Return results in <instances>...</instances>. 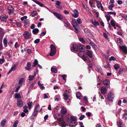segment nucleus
Here are the masks:
<instances>
[{
  "label": "nucleus",
  "instance_id": "1",
  "mask_svg": "<svg viewBox=\"0 0 127 127\" xmlns=\"http://www.w3.org/2000/svg\"><path fill=\"white\" fill-rule=\"evenodd\" d=\"M60 116L59 114H56L54 116V118L58 120L60 126L62 127H65L66 126V124L62 118H60L59 117Z\"/></svg>",
  "mask_w": 127,
  "mask_h": 127
},
{
  "label": "nucleus",
  "instance_id": "2",
  "mask_svg": "<svg viewBox=\"0 0 127 127\" xmlns=\"http://www.w3.org/2000/svg\"><path fill=\"white\" fill-rule=\"evenodd\" d=\"M50 47L51 48V51L50 55L51 56H53L56 53V48L55 46L53 44L51 45Z\"/></svg>",
  "mask_w": 127,
  "mask_h": 127
},
{
  "label": "nucleus",
  "instance_id": "3",
  "mask_svg": "<svg viewBox=\"0 0 127 127\" xmlns=\"http://www.w3.org/2000/svg\"><path fill=\"white\" fill-rule=\"evenodd\" d=\"M72 24L75 30V32L77 33L78 30L80 28V27L79 25L75 20H73L72 21Z\"/></svg>",
  "mask_w": 127,
  "mask_h": 127
},
{
  "label": "nucleus",
  "instance_id": "4",
  "mask_svg": "<svg viewBox=\"0 0 127 127\" xmlns=\"http://www.w3.org/2000/svg\"><path fill=\"white\" fill-rule=\"evenodd\" d=\"M114 97V94L112 93L109 92L108 93L107 98L109 101H112Z\"/></svg>",
  "mask_w": 127,
  "mask_h": 127
},
{
  "label": "nucleus",
  "instance_id": "5",
  "mask_svg": "<svg viewBox=\"0 0 127 127\" xmlns=\"http://www.w3.org/2000/svg\"><path fill=\"white\" fill-rule=\"evenodd\" d=\"M96 6L98 9H100L102 11H104V10L101 2L99 1H96Z\"/></svg>",
  "mask_w": 127,
  "mask_h": 127
},
{
  "label": "nucleus",
  "instance_id": "6",
  "mask_svg": "<svg viewBox=\"0 0 127 127\" xmlns=\"http://www.w3.org/2000/svg\"><path fill=\"white\" fill-rule=\"evenodd\" d=\"M17 104L18 107H22L23 105V102L21 99H18L17 101Z\"/></svg>",
  "mask_w": 127,
  "mask_h": 127
},
{
  "label": "nucleus",
  "instance_id": "7",
  "mask_svg": "<svg viewBox=\"0 0 127 127\" xmlns=\"http://www.w3.org/2000/svg\"><path fill=\"white\" fill-rule=\"evenodd\" d=\"M54 15L58 19L61 20L63 18V17L60 14L56 12L53 13Z\"/></svg>",
  "mask_w": 127,
  "mask_h": 127
},
{
  "label": "nucleus",
  "instance_id": "8",
  "mask_svg": "<svg viewBox=\"0 0 127 127\" xmlns=\"http://www.w3.org/2000/svg\"><path fill=\"white\" fill-rule=\"evenodd\" d=\"M71 50H73L75 52H77L78 50V47L77 45L75 44H72L71 45Z\"/></svg>",
  "mask_w": 127,
  "mask_h": 127
},
{
  "label": "nucleus",
  "instance_id": "9",
  "mask_svg": "<svg viewBox=\"0 0 127 127\" xmlns=\"http://www.w3.org/2000/svg\"><path fill=\"white\" fill-rule=\"evenodd\" d=\"M23 34L25 38L26 39H29L30 36V34L29 32L27 31L24 32Z\"/></svg>",
  "mask_w": 127,
  "mask_h": 127
},
{
  "label": "nucleus",
  "instance_id": "10",
  "mask_svg": "<svg viewBox=\"0 0 127 127\" xmlns=\"http://www.w3.org/2000/svg\"><path fill=\"white\" fill-rule=\"evenodd\" d=\"M103 83L104 85L106 86L108 88L110 87V82L108 80L105 79L103 81Z\"/></svg>",
  "mask_w": 127,
  "mask_h": 127
},
{
  "label": "nucleus",
  "instance_id": "11",
  "mask_svg": "<svg viewBox=\"0 0 127 127\" xmlns=\"http://www.w3.org/2000/svg\"><path fill=\"white\" fill-rule=\"evenodd\" d=\"M77 123L76 121H71L70 122L69 124V125L70 127H74L77 124Z\"/></svg>",
  "mask_w": 127,
  "mask_h": 127
},
{
  "label": "nucleus",
  "instance_id": "12",
  "mask_svg": "<svg viewBox=\"0 0 127 127\" xmlns=\"http://www.w3.org/2000/svg\"><path fill=\"white\" fill-rule=\"evenodd\" d=\"M74 14L72 15L73 17L74 18H77L78 16V10L76 9H75L73 11Z\"/></svg>",
  "mask_w": 127,
  "mask_h": 127
},
{
  "label": "nucleus",
  "instance_id": "13",
  "mask_svg": "<svg viewBox=\"0 0 127 127\" xmlns=\"http://www.w3.org/2000/svg\"><path fill=\"white\" fill-rule=\"evenodd\" d=\"M16 67L15 64L13 65L11 68L9 70L8 72L7 73V74H8L11 72L12 71L15 70L16 69Z\"/></svg>",
  "mask_w": 127,
  "mask_h": 127
},
{
  "label": "nucleus",
  "instance_id": "14",
  "mask_svg": "<svg viewBox=\"0 0 127 127\" xmlns=\"http://www.w3.org/2000/svg\"><path fill=\"white\" fill-rule=\"evenodd\" d=\"M61 112L63 114H65L67 112V110L65 107L64 106H62L61 110Z\"/></svg>",
  "mask_w": 127,
  "mask_h": 127
},
{
  "label": "nucleus",
  "instance_id": "15",
  "mask_svg": "<svg viewBox=\"0 0 127 127\" xmlns=\"http://www.w3.org/2000/svg\"><path fill=\"white\" fill-rule=\"evenodd\" d=\"M101 91L104 94H105L107 92V90L105 86H102L101 89Z\"/></svg>",
  "mask_w": 127,
  "mask_h": 127
},
{
  "label": "nucleus",
  "instance_id": "16",
  "mask_svg": "<svg viewBox=\"0 0 127 127\" xmlns=\"http://www.w3.org/2000/svg\"><path fill=\"white\" fill-rule=\"evenodd\" d=\"M87 56L90 58L92 57V52L91 51L88 50L86 52Z\"/></svg>",
  "mask_w": 127,
  "mask_h": 127
},
{
  "label": "nucleus",
  "instance_id": "17",
  "mask_svg": "<svg viewBox=\"0 0 127 127\" xmlns=\"http://www.w3.org/2000/svg\"><path fill=\"white\" fill-rule=\"evenodd\" d=\"M8 18V16H7L1 15L0 16V20L2 21H4L5 20Z\"/></svg>",
  "mask_w": 127,
  "mask_h": 127
},
{
  "label": "nucleus",
  "instance_id": "18",
  "mask_svg": "<svg viewBox=\"0 0 127 127\" xmlns=\"http://www.w3.org/2000/svg\"><path fill=\"white\" fill-rule=\"evenodd\" d=\"M120 47L124 53H126L127 52V48L126 47L122 46H120Z\"/></svg>",
  "mask_w": 127,
  "mask_h": 127
},
{
  "label": "nucleus",
  "instance_id": "19",
  "mask_svg": "<svg viewBox=\"0 0 127 127\" xmlns=\"http://www.w3.org/2000/svg\"><path fill=\"white\" fill-rule=\"evenodd\" d=\"M27 66L25 67V68L27 70H30L31 66V63L30 62H28L27 64Z\"/></svg>",
  "mask_w": 127,
  "mask_h": 127
},
{
  "label": "nucleus",
  "instance_id": "20",
  "mask_svg": "<svg viewBox=\"0 0 127 127\" xmlns=\"http://www.w3.org/2000/svg\"><path fill=\"white\" fill-rule=\"evenodd\" d=\"M35 83L36 81H34L33 82L29 84L28 85L29 86V88L30 89H32L34 86Z\"/></svg>",
  "mask_w": 127,
  "mask_h": 127
},
{
  "label": "nucleus",
  "instance_id": "21",
  "mask_svg": "<svg viewBox=\"0 0 127 127\" xmlns=\"http://www.w3.org/2000/svg\"><path fill=\"white\" fill-rule=\"evenodd\" d=\"M33 1L35 2L36 3L39 5L41 7H43V6H44V4L37 0H33Z\"/></svg>",
  "mask_w": 127,
  "mask_h": 127
},
{
  "label": "nucleus",
  "instance_id": "22",
  "mask_svg": "<svg viewBox=\"0 0 127 127\" xmlns=\"http://www.w3.org/2000/svg\"><path fill=\"white\" fill-rule=\"evenodd\" d=\"M84 47L83 46V45H80L79 46V48L80 50V51L81 52H83L84 51Z\"/></svg>",
  "mask_w": 127,
  "mask_h": 127
},
{
  "label": "nucleus",
  "instance_id": "23",
  "mask_svg": "<svg viewBox=\"0 0 127 127\" xmlns=\"http://www.w3.org/2000/svg\"><path fill=\"white\" fill-rule=\"evenodd\" d=\"M39 32V30L37 28L33 29L32 31V32L34 34H36Z\"/></svg>",
  "mask_w": 127,
  "mask_h": 127
},
{
  "label": "nucleus",
  "instance_id": "24",
  "mask_svg": "<svg viewBox=\"0 0 127 127\" xmlns=\"http://www.w3.org/2000/svg\"><path fill=\"white\" fill-rule=\"evenodd\" d=\"M92 23L95 26H98L99 24L98 22L96 21L95 20L94 21H91Z\"/></svg>",
  "mask_w": 127,
  "mask_h": 127
},
{
  "label": "nucleus",
  "instance_id": "25",
  "mask_svg": "<svg viewBox=\"0 0 127 127\" xmlns=\"http://www.w3.org/2000/svg\"><path fill=\"white\" fill-rule=\"evenodd\" d=\"M4 32L3 29L0 27V36L3 37L4 35Z\"/></svg>",
  "mask_w": 127,
  "mask_h": 127
},
{
  "label": "nucleus",
  "instance_id": "26",
  "mask_svg": "<svg viewBox=\"0 0 127 127\" xmlns=\"http://www.w3.org/2000/svg\"><path fill=\"white\" fill-rule=\"evenodd\" d=\"M40 106L38 104H37L35 106L34 110L38 112L39 111Z\"/></svg>",
  "mask_w": 127,
  "mask_h": 127
},
{
  "label": "nucleus",
  "instance_id": "27",
  "mask_svg": "<svg viewBox=\"0 0 127 127\" xmlns=\"http://www.w3.org/2000/svg\"><path fill=\"white\" fill-rule=\"evenodd\" d=\"M38 14V13L36 10H34L32 11V15L33 17H34L36 16Z\"/></svg>",
  "mask_w": 127,
  "mask_h": 127
},
{
  "label": "nucleus",
  "instance_id": "28",
  "mask_svg": "<svg viewBox=\"0 0 127 127\" xmlns=\"http://www.w3.org/2000/svg\"><path fill=\"white\" fill-rule=\"evenodd\" d=\"M38 85L40 87V89H45V87L43 86V84H40V81H39L38 82Z\"/></svg>",
  "mask_w": 127,
  "mask_h": 127
},
{
  "label": "nucleus",
  "instance_id": "29",
  "mask_svg": "<svg viewBox=\"0 0 127 127\" xmlns=\"http://www.w3.org/2000/svg\"><path fill=\"white\" fill-rule=\"evenodd\" d=\"M3 43L4 46L5 47L7 46L8 42L6 38H4L3 40Z\"/></svg>",
  "mask_w": 127,
  "mask_h": 127
},
{
  "label": "nucleus",
  "instance_id": "30",
  "mask_svg": "<svg viewBox=\"0 0 127 127\" xmlns=\"http://www.w3.org/2000/svg\"><path fill=\"white\" fill-rule=\"evenodd\" d=\"M121 17L122 18L126 21L127 20V15L125 14H121Z\"/></svg>",
  "mask_w": 127,
  "mask_h": 127
},
{
  "label": "nucleus",
  "instance_id": "31",
  "mask_svg": "<svg viewBox=\"0 0 127 127\" xmlns=\"http://www.w3.org/2000/svg\"><path fill=\"white\" fill-rule=\"evenodd\" d=\"M33 103L32 102H29L27 103V105L28 106V109H30L32 107V105Z\"/></svg>",
  "mask_w": 127,
  "mask_h": 127
},
{
  "label": "nucleus",
  "instance_id": "32",
  "mask_svg": "<svg viewBox=\"0 0 127 127\" xmlns=\"http://www.w3.org/2000/svg\"><path fill=\"white\" fill-rule=\"evenodd\" d=\"M63 96L64 97V99L65 100H67L68 99V96L66 93H65L63 94Z\"/></svg>",
  "mask_w": 127,
  "mask_h": 127
},
{
  "label": "nucleus",
  "instance_id": "33",
  "mask_svg": "<svg viewBox=\"0 0 127 127\" xmlns=\"http://www.w3.org/2000/svg\"><path fill=\"white\" fill-rule=\"evenodd\" d=\"M79 39L80 41L82 43L84 44L85 43V41L84 39L81 37H79Z\"/></svg>",
  "mask_w": 127,
  "mask_h": 127
},
{
  "label": "nucleus",
  "instance_id": "34",
  "mask_svg": "<svg viewBox=\"0 0 127 127\" xmlns=\"http://www.w3.org/2000/svg\"><path fill=\"white\" fill-rule=\"evenodd\" d=\"M14 95L15 98H20L21 97V96L19 94L15 93L14 94Z\"/></svg>",
  "mask_w": 127,
  "mask_h": 127
},
{
  "label": "nucleus",
  "instance_id": "35",
  "mask_svg": "<svg viewBox=\"0 0 127 127\" xmlns=\"http://www.w3.org/2000/svg\"><path fill=\"white\" fill-rule=\"evenodd\" d=\"M38 64L37 60L36 59L34 60V61L32 65V67H34Z\"/></svg>",
  "mask_w": 127,
  "mask_h": 127
},
{
  "label": "nucleus",
  "instance_id": "36",
  "mask_svg": "<svg viewBox=\"0 0 127 127\" xmlns=\"http://www.w3.org/2000/svg\"><path fill=\"white\" fill-rule=\"evenodd\" d=\"M6 122V120H2L1 123V125L2 127L4 126Z\"/></svg>",
  "mask_w": 127,
  "mask_h": 127
},
{
  "label": "nucleus",
  "instance_id": "37",
  "mask_svg": "<svg viewBox=\"0 0 127 127\" xmlns=\"http://www.w3.org/2000/svg\"><path fill=\"white\" fill-rule=\"evenodd\" d=\"M94 49L96 47V45L93 42H92L90 44Z\"/></svg>",
  "mask_w": 127,
  "mask_h": 127
},
{
  "label": "nucleus",
  "instance_id": "38",
  "mask_svg": "<svg viewBox=\"0 0 127 127\" xmlns=\"http://www.w3.org/2000/svg\"><path fill=\"white\" fill-rule=\"evenodd\" d=\"M9 11H14L13 7L11 5H9L7 7Z\"/></svg>",
  "mask_w": 127,
  "mask_h": 127
},
{
  "label": "nucleus",
  "instance_id": "39",
  "mask_svg": "<svg viewBox=\"0 0 127 127\" xmlns=\"http://www.w3.org/2000/svg\"><path fill=\"white\" fill-rule=\"evenodd\" d=\"M110 23L111 25L112 26L114 27L115 26L116 22L114 20H112L110 22Z\"/></svg>",
  "mask_w": 127,
  "mask_h": 127
},
{
  "label": "nucleus",
  "instance_id": "40",
  "mask_svg": "<svg viewBox=\"0 0 127 127\" xmlns=\"http://www.w3.org/2000/svg\"><path fill=\"white\" fill-rule=\"evenodd\" d=\"M34 76H33V75H30L29 77V80L30 81L34 79Z\"/></svg>",
  "mask_w": 127,
  "mask_h": 127
},
{
  "label": "nucleus",
  "instance_id": "41",
  "mask_svg": "<svg viewBox=\"0 0 127 127\" xmlns=\"http://www.w3.org/2000/svg\"><path fill=\"white\" fill-rule=\"evenodd\" d=\"M71 120L73 121H75L76 120V117L73 116H70Z\"/></svg>",
  "mask_w": 127,
  "mask_h": 127
},
{
  "label": "nucleus",
  "instance_id": "42",
  "mask_svg": "<svg viewBox=\"0 0 127 127\" xmlns=\"http://www.w3.org/2000/svg\"><path fill=\"white\" fill-rule=\"evenodd\" d=\"M51 70L52 72H53L55 73H56L57 72V71L56 68L52 67L51 68Z\"/></svg>",
  "mask_w": 127,
  "mask_h": 127
},
{
  "label": "nucleus",
  "instance_id": "43",
  "mask_svg": "<svg viewBox=\"0 0 127 127\" xmlns=\"http://www.w3.org/2000/svg\"><path fill=\"white\" fill-rule=\"evenodd\" d=\"M18 121L16 120L15 121L14 124H13L12 127H16L18 123Z\"/></svg>",
  "mask_w": 127,
  "mask_h": 127
},
{
  "label": "nucleus",
  "instance_id": "44",
  "mask_svg": "<svg viewBox=\"0 0 127 127\" xmlns=\"http://www.w3.org/2000/svg\"><path fill=\"white\" fill-rule=\"evenodd\" d=\"M29 23V21L28 20H26L24 21V24L25 26L26 27H27L28 26L27 25Z\"/></svg>",
  "mask_w": 127,
  "mask_h": 127
},
{
  "label": "nucleus",
  "instance_id": "45",
  "mask_svg": "<svg viewBox=\"0 0 127 127\" xmlns=\"http://www.w3.org/2000/svg\"><path fill=\"white\" fill-rule=\"evenodd\" d=\"M76 95L77 98L79 99H80V92H77L76 94Z\"/></svg>",
  "mask_w": 127,
  "mask_h": 127
},
{
  "label": "nucleus",
  "instance_id": "46",
  "mask_svg": "<svg viewBox=\"0 0 127 127\" xmlns=\"http://www.w3.org/2000/svg\"><path fill=\"white\" fill-rule=\"evenodd\" d=\"M80 57L84 61H86L87 60L86 57L83 55L82 56H80Z\"/></svg>",
  "mask_w": 127,
  "mask_h": 127
},
{
  "label": "nucleus",
  "instance_id": "47",
  "mask_svg": "<svg viewBox=\"0 0 127 127\" xmlns=\"http://www.w3.org/2000/svg\"><path fill=\"white\" fill-rule=\"evenodd\" d=\"M15 24L17 27H20L22 26L21 24L19 22H16Z\"/></svg>",
  "mask_w": 127,
  "mask_h": 127
},
{
  "label": "nucleus",
  "instance_id": "48",
  "mask_svg": "<svg viewBox=\"0 0 127 127\" xmlns=\"http://www.w3.org/2000/svg\"><path fill=\"white\" fill-rule=\"evenodd\" d=\"M109 61H115L116 59L113 56H111L110 58H109Z\"/></svg>",
  "mask_w": 127,
  "mask_h": 127
},
{
  "label": "nucleus",
  "instance_id": "49",
  "mask_svg": "<svg viewBox=\"0 0 127 127\" xmlns=\"http://www.w3.org/2000/svg\"><path fill=\"white\" fill-rule=\"evenodd\" d=\"M123 118H124V119L125 120H127V114H124L123 115Z\"/></svg>",
  "mask_w": 127,
  "mask_h": 127
},
{
  "label": "nucleus",
  "instance_id": "50",
  "mask_svg": "<svg viewBox=\"0 0 127 127\" xmlns=\"http://www.w3.org/2000/svg\"><path fill=\"white\" fill-rule=\"evenodd\" d=\"M70 24L68 22H64V26L66 27H69L70 26Z\"/></svg>",
  "mask_w": 127,
  "mask_h": 127
},
{
  "label": "nucleus",
  "instance_id": "51",
  "mask_svg": "<svg viewBox=\"0 0 127 127\" xmlns=\"http://www.w3.org/2000/svg\"><path fill=\"white\" fill-rule=\"evenodd\" d=\"M117 126L119 127H121L122 124V123L120 122H117Z\"/></svg>",
  "mask_w": 127,
  "mask_h": 127
},
{
  "label": "nucleus",
  "instance_id": "52",
  "mask_svg": "<svg viewBox=\"0 0 127 127\" xmlns=\"http://www.w3.org/2000/svg\"><path fill=\"white\" fill-rule=\"evenodd\" d=\"M23 78H22L20 79L19 82V84L20 85H21L22 84V83L23 81Z\"/></svg>",
  "mask_w": 127,
  "mask_h": 127
},
{
  "label": "nucleus",
  "instance_id": "53",
  "mask_svg": "<svg viewBox=\"0 0 127 127\" xmlns=\"http://www.w3.org/2000/svg\"><path fill=\"white\" fill-rule=\"evenodd\" d=\"M115 69H119L120 67L119 66L118 64H115L114 65Z\"/></svg>",
  "mask_w": 127,
  "mask_h": 127
},
{
  "label": "nucleus",
  "instance_id": "54",
  "mask_svg": "<svg viewBox=\"0 0 127 127\" xmlns=\"http://www.w3.org/2000/svg\"><path fill=\"white\" fill-rule=\"evenodd\" d=\"M107 13L111 15H114L115 16L116 15V13L115 12H108Z\"/></svg>",
  "mask_w": 127,
  "mask_h": 127
},
{
  "label": "nucleus",
  "instance_id": "55",
  "mask_svg": "<svg viewBox=\"0 0 127 127\" xmlns=\"http://www.w3.org/2000/svg\"><path fill=\"white\" fill-rule=\"evenodd\" d=\"M38 112H37L36 111L34 110L32 113V115L34 116H36L37 115V113Z\"/></svg>",
  "mask_w": 127,
  "mask_h": 127
},
{
  "label": "nucleus",
  "instance_id": "56",
  "mask_svg": "<svg viewBox=\"0 0 127 127\" xmlns=\"http://www.w3.org/2000/svg\"><path fill=\"white\" fill-rule=\"evenodd\" d=\"M40 39H37L34 41V43L35 44L38 43L40 42Z\"/></svg>",
  "mask_w": 127,
  "mask_h": 127
},
{
  "label": "nucleus",
  "instance_id": "57",
  "mask_svg": "<svg viewBox=\"0 0 127 127\" xmlns=\"http://www.w3.org/2000/svg\"><path fill=\"white\" fill-rule=\"evenodd\" d=\"M114 5L113 4H111L109 6V9L111 10H112V8L114 6Z\"/></svg>",
  "mask_w": 127,
  "mask_h": 127
},
{
  "label": "nucleus",
  "instance_id": "58",
  "mask_svg": "<svg viewBox=\"0 0 127 127\" xmlns=\"http://www.w3.org/2000/svg\"><path fill=\"white\" fill-rule=\"evenodd\" d=\"M77 23L79 24H81L82 23L80 18H78V19H77Z\"/></svg>",
  "mask_w": 127,
  "mask_h": 127
},
{
  "label": "nucleus",
  "instance_id": "59",
  "mask_svg": "<svg viewBox=\"0 0 127 127\" xmlns=\"http://www.w3.org/2000/svg\"><path fill=\"white\" fill-rule=\"evenodd\" d=\"M123 68H120L119 71L118 72V73L119 74H121V73L122 71L123 70Z\"/></svg>",
  "mask_w": 127,
  "mask_h": 127
},
{
  "label": "nucleus",
  "instance_id": "60",
  "mask_svg": "<svg viewBox=\"0 0 127 127\" xmlns=\"http://www.w3.org/2000/svg\"><path fill=\"white\" fill-rule=\"evenodd\" d=\"M61 4V2L58 0H57L56 1L55 4L57 5H60Z\"/></svg>",
  "mask_w": 127,
  "mask_h": 127
},
{
  "label": "nucleus",
  "instance_id": "61",
  "mask_svg": "<svg viewBox=\"0 0 127 127\" xmlns=\"http://www.w3.org/2000/svg\"><path fill=\"white\" fill-rule=\"evenodd\" d=\"M4 61V58H3L0 59V64H2Z\"/></svg>",
  "mask_w": 127,
  "mask_h": 127
},
{
  "label": "nucleus",
  "instance_id": "62",
  "mask_svg": "<svg viewBox=\"0 0 127 127\" xmlns=\"http://www.w3.org/2000/svg\"><path fill=\"white\" fill-rule=\"evenodd\" d=\"M85 116L84 115H81L79 117V119L80 120H82L84 118Z\"/></svg>",
  "mask_w": 127,
  "mask_h": 127
},
{
  "label": "nucleus",
  "instance_id": "63",
  "mask_svg": "<svg viewBox=\"0 0 127 127\" xmlns=\"http://www.w3.org/2000/svg\"><path fill=\"white\" fill-rule=\"evenodd\" d=\"M117 41L118 43H120L121 44L122 42L121 39L119 38H118L117 39Z\"/></svg>",
  "mask_w": 127,
  "mask_h": 127
},
{
  "label": "nucleus",
  "instance_id": "64",
  "mask_svg": "<svg viewBox=\"0 0 127 127\" xmlns=\"http://www.w3.org/2000/svg\"><path fill=\"white\" fill-rule=\"evenodd\" d=\"M91 113L90 112H88L87 113H86V114L88 117H89L91 116Z\"/></svg>",
  "mask_w": 127,
  "mask_h": 127
}]
</instances>
